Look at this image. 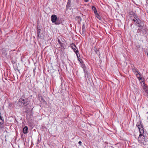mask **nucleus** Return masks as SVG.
<instances>
[{
  "instance_id": "obj_8",
  "label": "nucleus",
  "mask_w": 148,
  "mask_h": 148,
  "mask_svg": "<svg viewBox=\"0 0 148 148\" xmlns=\"http://www.w3.org/2000/svg\"><path fill=\"white\" fill-rule=\"evenodd\" d=\"M142 86H143V88L145 91L148 92V91L147 90V86L145 84V83L143 82H142Z\"/></svg>"
},
{
  "instance_id": "obj_3",
  "label": "nucleus",
  "mask_w": 148,
  "mask_h": 148,
  "mask_svg": "<svg viewBox=\"0 0 148 148\" xmlns=\"http://www.w3.org/2000/svg\"><path fill=\"white\" fill-rule=\"evenodd\" d=\"M18 103L21 104V105L25 106L28 105L29 101L27 98L23 99L21 98L19 99Z\"/></svg>"
},
{
  "instance_id": "obj_24",
  "label": "nucleus",
  "mask_w": 148,
  "mask_h": 148,
  "mask_svg": "<svg viewBox=\"0 0 148 148\" xmlns=\"http://www.w3.org/2000/svg\"><path fill=\"white\" fill-rule=\"evenodd\" d=\"M85 2H87L88 1V0H84Z\"/></svg>"
},
{
  "instance_id": "obj_7",
  "label": "nucleus",
  "mask_w": 148,
  "mask_h": 148,
  "mask_svg": "<svg viewBox=\"0 0 148 148\" xmlns=\"http://www.w3.org/2000/svg\"><path fill=\"white\" fill-rule=\"evenodd\" d=\"M132 21L136 22L135 23L136 25L140 23H141L142 22L139 18L138 16L137 17H136L135 19H133Z\"/></svg>"
},
{
  "instance_id": "obj_16",
  "label": "nucleus",
  "mask_w": 148,
  "mask_h": 148,
  "mask_svg": "<svg viewBox=\"0 0 148 148\" xmlns=\"http://www.w3.org/2000/svg\"><path fill=\"white\" fill-rule=\"evenodd\" d=\"M132 70L133 72L135 74H136V73H138V72H139V71H138L137 69L136 68H135V67H134V68H133Z\"/></svg>"
},
{
  "instance_id": "obj_20",
  "label": "nucleus",
  "mask_w": 148,
  "mask_h": 148,
  "mask_svg": "<svg viewBox=\"0 0 148 148\" xmlns=\"http://www.w3.org/2000/svg\"><path fill=\"white\" fill-rule=\"evenodd\" d=\"M58 42L60 44L61 47L63 48L64 47V44L62 43L61 42H60V40H58Z\"/></svg>"
},
{
  "instance_id": "obj_26",
  "label": "nucleus",
  "mask_w": 148,
  "mask_h": 148,
  "mask_svg": "<svg viewBox=\"0 0 148 148\" xmlns=\"http://www.w3.org/2000/svg\"><path fill=\"white\" fill-rule=\"evenodd\" d=\"M86 73H85V75H86Z\"/></svg>"
},
{
  "instance_id": "obj_5",
  "label": "nucleus",
  "mask_w": 148,
  "mask_h": 148,
  "mask_svg": "<svg viewBox=\"0 0 148 148\" xmlns=\"http://www.w3.org/2000/svg\"><path fill=\"white\" fill-rule=\"evenodd\" d=\"M129 15L130 18L132 20L133 19H135L136 17H138V16L132 11L130 12L129 13Z\"/></svg>"
},
{
  "instance_id": "obj_4",
  "label": "nucleus",
  "mask_w": 148,
  "mask_h": 148,
  "mask_svg": "<svg viewBox=\"0 0 148 148\" xmlns=\"http://www.w3.org/2000/svg\"><path fill=\"white\" fill-rule=\"evenodd\" d=\"M71 46L74 52L76 53L77 57H78L77 53H78V51L75 45V44L72 43L71 44Z\"/></svg>"
},
{
  "instance_id": "obj_22",
  "label": "nucleus",
  "mask_w": 148,
  "mask_h": 148,
  "mask_svg": "<svg viewBox=\"0 0 148 148\" xmlns=\"http://www.w3.org/2000/svg\"><path fill=\"white\" fill-rule=\"evenodd\" d=\"M77 58H78V60H79V62H80V63H83V61H82V60L80 58H79L78 57H78H77Z\"/></svg>"
},
{
  "instance_id": "obj_25",
  "label": "nucleus",
  "mask_w": 148,
  "mask_h": 148,
  "mask_svg": "<svg viewBox=\"0 0 148 148\" xmlns=\"http://www.w3.org/2000/svg\"><path fill=\"white\" fill-rule=\"evenodd\" d=\"M146 2L147 3H148V0H146Z\"/></svg>"
},
{
  "instance_id": "obj_23",
  "label": "nucleus",
  "mask_w": 148,
  "mask_h": 148,
  "mask_svg": "<svg viewBox=\"0 0 148 148\" xmlns=\"http://www.w3.org/2000/svg\"><path fill=\"white\" fill-rule=\"evenodd\" d=\"M82 142L81 141H79L78 142V143L80 145H81L82 144Z\"/></svg>"
},
{
  "instance_id": "obj_10",
  "label": "nucleus",
  "mask_w": 148,
  "mask_h": 148,
  "mask_svg": "<svg viewBox=\"0 0 148 148\" xmlns=\"http://www.w3.org/2000/svg\"><path fill=\"white\" fill-rule=\"evenodd\" d=\"M86 28L85 25L83 24L82 25V34L83 35H85V32H86Z\"/></svg>"
},
{
  "instance_id": "obj_1",
  "label": "nucleus",
  "mask_w": 148,
  "mask_h": 148,
  "mask_svg": "<svg viewBox=\"0 0 148 148\" xmlns=\"http://www.w3.org/2000/svg\"><path fill=\"white\" fill-rule=\"evenodd\" d=\"M140 134L139 135L138 138V141L140 143H143L144 141L145 142L146 141L145 140V135L144 133V129L143 127L141 128V129H139Z\"/></svg>"
},
{
  "instance_id": "obj_2",
  "label": "nucleus",
  "mask_w": 148,
  "mask_h": 148,
  "mask_svg": "<svg viewBox=\"0 0 148 148\" xmlns=\"http://www.w3.org/2000/svg\"><path fill=\"white\" fill-rule=\"evenodd\" d=\"M146 33V29L145 28H138L137 29L136 35L138 36V38H140V39L141 37L144 36Z\"/></svg>"
},
{
  "instance_id": "obj_11",
  "label": "nucleus",
  "mask_w": 148,
  "mask_h": 148,
  "mask_svg": "<svg viewBox=\"0 0 148 148\" xmlns=\"http://www.w3.org/2000/svg\"><path fill=\"white\" fill-rule=\"evenodd\" d=\"M136 25L139 27V28H145L144 26V24L142 22Z\"/></svg>"
},
{
  "instance_id": "obj_12",
  "label": "nucleus",
  "mask_w": 148,
  "mask_h": 148,
  "mask_svg": "<svg viewBox=\"0 0 148 148\" xmlns=\"http://www.w3.org/2000/svg\"><path fill=\"white\" fill-rule=\"evenodd\" d=\"M136 126H137L139 129H141V128L143 127V126L141 124L140 121V122H138L136 124Z\"/></svg>"
},
{
  "instance_id": "obj_14",
  "label": "nucleus",
  "mask_w": 148,
  "mask_h": 148,
  "mask_svg": "<svg viewBox=\"0 0 148 148\" xmlns=\"http://www.w3.org/2000/svg\"><path fill=\"white\" fill-rule=\"evenodd\" d=\"M28 127L27 126H25L23 129V132L24 134H26L27 133Z\"/></svg>"
},
{
  "instance_id": "obj_18",
  "label": "nucleus",
  "mask_w": 148,
  "mask_h": 148,
  "mask_svg": "<svg viewBox=\"0 0 148 148\" xmlns=\"http://www.w3.org/2000/svg\"><path fill=\"white\" fill-rule=\"evenodd\" d=\"M76 20H77L78 23H80L82 20L80 16H77L76 18Z\"/></svg>"
},
{
  "instance_id": "obj_13",
  "label": "nucleus",
  "mask_w": 148,
  "mask_h": 148,
  "mask_svg": "<svg viewBox=\"0 0 148 148\" xmlns=\"http://www.w3.org/2000/svg\"><path fill=\"white\" fill-rule=\"evenodd\" d=\"M7 50L5 49H2L1 51L2 53V54L4 55H7L6 52L7 51Z\"/></svg>"
},
{
  "instance_id": "obj_9",
  "label": "nucleus",
  "mask_w": 148,
  "mask_h": 148,
  "mask_svg": "<svg viewBox=\"0 0 148 148\" xmlns=\"http://www.w3.org/2000/svg\"><path fill=\"white\" fill-rule=\"evenodd\" d=\"M136 77L138 78L139 80H141L142 79V77H141V74L140 72H138V73L136 74Z\"/></svg>"
},
{
  "instance_id": "obj_15",
  "label": "nucleus",
  "mask_w": 148,
  "mask_h": 148,
  "mask_svg": "<svg viewBox=\"0 0 148 148\" xmlns=\"http://www.w3.org/2000/svg\"><path fill=\"white\" fill-rule=\"evenodd\" d=\"M71 0H68L66 6L67 9L70 8L71 5Z\"/></svg>"
},
{
  "instance_id": "obj_6",
  "label": "nucleus",
  "mask_w": 148,
  "mask_h": 148,
  "mask_svg": "<svg viewBox=\"0 0 148 148\" xmlns=\"http://www.w3.org/2000/svg\"><path fill=\"white\" fill-rule=\"evenodd\" d=\"M51 20L53 23H55L56 25L59 24V23H57L56 22L57 19V17L55 15L53 14L51 16Z\"/></svg>"
},
{
  "instance_id": "obj_19",
  "label": "nucleus",
  "mask_w": 148,
  "mask_h": 148,
  "mask_svg": "<svg viewBox=\"0 0 148 148\" xmlns=\"http://www.w3.org/2000/svg\"><path fill=\"white\" fill-rule=\"evenodd\" d=\"M92 10L93 11L95 14L97 13V11L96 8L94 6H92Z\"/></svg>"
},
{
  "instance_id": "obj_17",
  "label": "nucleus",
  "mask_w": 148,
  "mask_h": 148,
  "mask_svg": "<svg viewBox=\"0 0 148 148\" xmlns=\"http://www.w3.org/2000/svg\"><path fill=\"white\" fill-rule=\"evenodd\" d=\"M95 16H96L97 18L99 20H101V16L99 14L97 13L95 14Z\"/></svg>"
},
{
  "instance_id": "obj_21",
  "label": "nucleus",
  "mask_w": 148,
  "mask_h": 148,
  "mask_svg": "<svg viewBox=\"0 0 148 148\" xmlns=\"http://www.w3.org/2000/svg\"><path fill=\"white\" fill-rule=\"evenodd\" d=\"M81 64V67L83 68V69H84V71L85 69H86V68L85 66V65L84 64L82 63Z\"/></svg>"
}]
</instances>
